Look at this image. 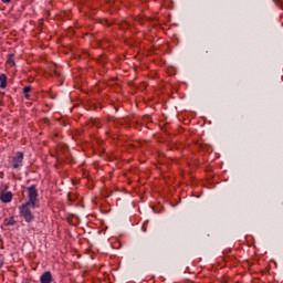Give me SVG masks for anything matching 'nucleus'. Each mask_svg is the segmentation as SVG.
<instances>
[{
  "label": "nucleus",
  "instance_id": "nucleus-15",
  "mask_svg": "<svg viewBox=\"0 0 283 283\" xmlns=\"http://www.w3.org/2000/svg\"><path fill=\"white\" fill-rule=\"evenodd\" d=\"M143 230L146 231V230H145V226H143Z\"/></svg>",
  "mask_w": 283,
  "mask_h": 283
},
{
  "label": "nucleus",
  "instance_id": "nucleus-9",
  "mask_svg": "<svg viewBox=\"0 0 283 283\" xmlns=\"http://www.w3.org/2000/svg\"><path fill=\"white\" fill-rule=\"evenodd\" d=\"M91 124L94 125L95 127H101V119H94V118H91Z\"/></svg>",
  "mask_w": 283,
  "mask_h": 283
},
{
  "label": "nucleus",
  "instance_id": "nucleus-10",
  "mask_svg": "<svg viewBox=\"0 0 283 283\" xmlns=\"http://www.w3.org/2000/svg\"><path fill=\"white\" fill-rule=\"evenodd\" d=\"M143 122H144V123H149V122H151V116L145 115V116L143 117Z\"/></svg>",
  "mask_w": 283,
  "mask_h": 283
},
{
  "label": "nucleus",
  "instance_id": "nucleus-5",
  "mask_svg": "<svg viewBox=\"0 0 283 283\" xmlns=\"http://www.w3.org/2000/svg\"><path fill=\"white\" fill-rule=\"evenodd\" d=\"M40 282L52 283V272L45 271L44 273H42V275L40 276Z\"/></svg>",
  "mask_w": 283,
  "mask_h": 283
},
{
  "label": "nucleus",
  "instance_id": "nucleus-11",
  "mask_svg": "<svg viewBox=\"0 0 283 283\" xmlns=\"http://www.w3.org/2000/svg\"><path fill=\"white\" fill-rule=\"evenodd\" d=\"M54 75L59 77L61 76V73L59 71H54Z\"/></svg>",
  "mask_w": 283,
  "mask_h": 283
},
{
  "label": "nucleus",
  "instance_id": "nucleus-14",
  "mask_svg": "<svg viewBox=\"0 0 283 283\" xmlns=\"http://www.w3.org/2000/svg\"><path fill=\"white\" fill-rule=\"evenodd\" d=\"M9 63H11L12 65H14V61H12V60H9Z\"/></svg>",
  "mask_w": 283,
  "mask_h": 283
},
{
  "label": "nucleus",
  "instance_id": "nucleus-1",
  "mask_svg": "<svg viewBox=\"0 0 283 283\" xmlns=\"http://www.w3.org/2000/svg\"><path fill=\"white\" fill-rule=\"evenodd\" d=\"M28 191V201L24 205H31L32 209H36L39 207V190L36 189V185H31L27 188Z\"/></svg>",
  "mask_w": 283,
  "mask_h": 283
},
{
  "label": "nucleus",
  "instance_id": "nucleus-7",
  "mask_svg": "<svg viewBox=\"0 0 283 283\" xmlns=\"http://www.w3.org/2000/svg\"><path fill=\"white\" fill-rule=\"evenodd\" d=\"M6 227H14L17 224V221L14 220V217H11L10 219H4Z\"/></svg>",
  "mask_w": 283,
  "mask_h": 283
},
{
  "label": "nucleus",
  "instance_id": "nucleus-6",
  "mask_svg": "<svg viewBox=\"0 0 283 283\" xmlns=\"http://www.w3.org/2000/svg\"><path fill=\"white\" fill-rule=\"evenodd\" d=\"M8 87V75L6 74H0V88L6 90Z\"/></svg>",
  "mask_w": 283,
  "mask_h": 283
},
{
  "label": "nucleus",
  "instance_id": "nucleus-8",
  "mask_svg": "<svg viewBox=\"0 0 283 283\" xmlns=\"http://www.w3.org/2000/svg\"><path fill=\"white\" fill-rule=\"evenodd\" d=\"M31 87L30 86H25L23 88V94H24V98H30V92H31Z\"/></svg>",
  "mask_w": 283,
  "mask_h": 283
},
{
  "label": "nucleus",
  "instance_id": "nucleus-13",
  "mask_svg": "<svg viewBox=\"0 0 283 283\" xmlns=\"http://www.w3.org/2000/svg\"><path fill=\"white\" fill-rule=\"evenodd\" d=\"M3 268V260L0 259V269Z\"/></svg>",
  "mask_w": 283,
  "mask_h": 283
},
{
  "label": "nucleus",
  "instance_id": "nucleus-4",
  "mask_svg": "<svg viewBox=\"0 0 283 283\" xmlns=\"http://www.w3.org/2000/svg\"><path fill=\"white\" fill-rule=\"evenodd\" d=\"M12 198H14V195H12V191H2L0 193V200L1 202H4V205H8V202H12Z\"/></svg>",
  "mask_w": 283,
  "mask_h": 283
},
{
  "label": "nucleus",
  "instance_id": "nucleus-3",
  "mask_svg": "<svg viewBox=\"0 0 283 283\" xmlns=\"http://www.w3.org/2000/svg\"><path fill=\"white\" fill-rule=\"evenodd\" d=\"M23 151H17L14 156L11 157V167L13 169H21V167H23Z\"/></svg>",
  "mask_w": 283,
  "mask_h": 283
},
{
  "label": "nucleus",
  "instance_id": "nucleus-2",
  "mask_svg": "<svg viewBox=\"0 0 283 283\" xmlns=\"http://www.w3.org/2000/svg\"><path fill=\"white\" fill-rule=\"evenodd\" d=\"M20 216L23 218L24 222H34V214H32V205L22 203L19 207Z\"/></svg>",
  "mask_w": 283,
  "mask_h": 283
},
{
  "label": "nucleus",
  "instance_id": "nucleus-12",
  "mask_svg": "<svg viewBox=\"0 0 283 283\" xmlns=\"http://www.w3.org/2000/svg\"><path fill=\"white\" fill-rule=\"evenodd\" d=\"M2 1V3H10V1H12V0H1Z\"/></svg>",
  "mask_w": 283,
  "mask_h": 283
}]
</instances>
